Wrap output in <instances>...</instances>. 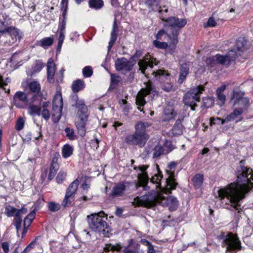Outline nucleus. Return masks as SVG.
I'll list each match as a JSON object with an SVG mask.
<instances>
[{
  "label": "nucleus",
  "instance_id": "nucleus-1",
  "mask_svg": "<svg viewBox=\"0 0 253 253\" xmlns=\"http://www.w3.org/2000/svg\"><path fill=\"white\" fill-rule=\"evenodd\" d=\"M244 162L240 161L237 168V182L230 184L226 188L218 190V197L222 203H225V208L234 211L238 220L242 213L240 202L253 188V170L245 167Z\"/></svg>",
  "mask_w": 253,
  "mask_h": 253
},
{
  "label": "nucleus",
  "instance_id": "nucleus-2",
  "mask_svg": "<svg viewBox=\"0 0 253 253\" xmlns=\"http://www.w3.org/2000/svg\"><path fill=\"white\" fill-rule=\"evenodd\" d=\"M159 13V17L163 22V26L166 29L168 36L171 42L168 52L172 54L174 52L175 46L178 42V36L180 29L187 24L184 18H179L174 16H170L168 9L165 7Z\"/></svg>",
  "mask_w": 253,
  "mask_h": 253
},
{
  "label": "nucleus",
  "instance_id": "nucleus-3",
  "mask_svg": "<svg viewBox=\"0 0 253 253\" xmlns=\"http://www.w3.org/2000/svg\"><path fill=\"white\" fill-rule=\"evenodd\" d=\"M249 42L244 37H239L236 42V49H231L225 55H217L218 62L222 65L229 66L238 56L247 50Z\"/></svg>",
  "mask_w": 253,
  "mask_h": 253
},
{
  "label": "nucleus",
  "instance_id": "nucleus-4",
  "mask_svg": "<svg viewBox=\"0 0 253 253\" xmlns=\"http://www.w3.org/2000/svg\"><path fill=\"white\" fill-rule=\"evenodd\" d=\"M103 211L87 215V220L89 228L95 232L102 234L104 237H109L111 230L106 222L107 217L102 216Z\"/></svg>",
  "mask_w": 253,
  "mask_h": 253
},
{
  "label": "nucleus",
  "instance_id": "nucleus-5",
  "mask_svg": "<svg viewBox=\"0 0 253 253\" xmlns=\"http://www.w3.org/2000/svg\"><path fill=\"white\" fill-rule=\"evenodd\" d=\"M204 90V87L202 85L190 88L183 96L185 105L189 107L192 111L195 110L198 107L197 103L200 101V96Z\"/></svg>",
  "mask_w": 253,
  "mask_h": 253
},
{
  "label": "nucleus",
  "instance_id": "nucleus-6",
  "mask_svg": "<svg viewBox=\"0 0 253 253\" xmlns=\"http://www.w3.org/2000/svg\"><path fill=\"white\" fill-rule=\"evenodd\" d=\"M161 194L158 191L151 190L147 194L144 195L140 197H136L134 199V202L137 206H142L148 208L159 204Z\"/></svg>",
  "mask_w": 253,
  "mask_h": 253
},
{
  "label": "nucleus",
  "instance_id": "nucleus-7",
  "mask_svg": "<svg viewBox=\"0 0 253 253\" xmlns=\"http://www.w3.org/2000/svg\"><path fill=\"white\" fill-rule=\"evenodd\" d=\"M21 38L19 30L15 27L10 26L7 32L0 35V45L11 46Z\"/></svg>",
  "mask_w": 253,
  "mask_h": 253
},
{
  "label": "nucleus",
  "instance_id": "nucleus-8",
  "mask_svg": "<svg viewBox=\"0 0 253 253\" xmlns=\"http://www.w3.org/2000/svg\"><path fill=\"white\" fill-rule=\"evenodd\" d=\"M222 246L226 247V252L235 253L242 249L241 243L236 235L230 233L223 237Z\"/></svg>",
  "mask_w": 253,
  "mask_h": 253
},
{
  "label": "nucleus",
  "instance_id": "nucleus-9",
  "mask_svg": "<svg viewBox=\"0 0 253 253\" xmlns=\"http://www.w3.org/2000/svg\"><path fill=\"white\" fill-rule=\"evenodd\" d=\"M63 105L62 94L60 92L57 91L53 99L51 112L52 121L54 123L58 122L61 118Z\"/></svg>",
  "mask_w": 253,
  "mask_h": 253
},
{
  "label": "nucleus",
  "instance_id": "nucleus-10",
  "mask_svg": "<svg viewBox=\"0 0 253 253\" xmlns=\"http://www.w3.org/2000/svg\"><path fill=\"white\" fill-rule=\"evenodd\" d=\"M156 89L155 86L150 82H147L145 84V87L140 89L138 91L135 99V103L137 106V108L142 111L141 107H143L146 103L145 97L152 92H155Z\"/></svg>",
  "mask_w": 253,
  "mask_h": 253
},
{
  "label": "nucleus",
  "instance_id": "nucleus-11",
  "mask_svg": "<svg viewBox=\"0 0 253 253\" xmlns=\"http://www.w3.org/2000/svg\"><path fill=\"white\" fill-rule=\"evenodd\" d=\"M177 164V162H171L166 170L168 175L166 179L167 189L169 191L175 189L177 185V183L175 182L174 179L175 170Z\"/></svg>",
  "mask_w": 253,
  "mask_h": 253
},
{
  "label": "nucleus",
  "instance_id": "nucleus-12",
  "mask_svg": "<svg viewBox=\"0 0 253 253\" xmlns=\"http://www.w3.org/2000/svg\"><path fill=\"white\" fill-rule=\"evenodd\" d=\"M135 61H131L126 57L118 58L115 63V68L117 71L121 72L123 74L126 75V72L132 70L134 65Z\"/></svg>",
  "mask_w": 253,
  "mask_h": 253
},
{
  "label": "nucleus",
  "instance_id": "nucleus-13",
  "mask_svg": "<svg viewBox=\"0 0 253 253\" xmlns=\"http://www.w3.org/2000/svg\"><path fill=\"white\" fill-rule=\"evenodd\" d=\"M148 139L146 136L135 131L134 134L127 135L125 138V141L129 145H138L142 148L145 146Z\"/></svg>",
  "mask_w": 253,
  "mask_h": 253
},
{
  "label": "nucleus",
  "instance_id": "nucleus-14",
  "mask_svg": "<svg viewBox=\"0 0 253 253\" xmlns=\"http://www.w3.org/2000/svg\"><path fill=\"white\" fill-rule=\"evenodd\" d=\"M156 59L153 56L148 54L144 56L142 59H140L138 62L139 70L142 74L146 76L145 71L148 67L153 68L154 64L157 65L158 62H156Z\"/></svg>",
  "mask_w": 253,
  "mask_h": 253
},
{
  "label": "nucleus",
  "instance_id": "nucleus-15",
  "mask_svg": "<svg viewBox=\"0 0 253 253\" xmlns=\"http://www.w3.org/2000/svg\"><path fill=\"white\" fill-rule=\"evenodd\" d=\"M159 204L164 207H168L169 210L172 211H175L177 209L178 201L175 197L172 196L165 197L161 194Z\"/></svg>",
  "mask_w": 253,
  "mask_h": 253
},
{
  "label": "nucleus",
  "instance_id": "nucleus-16",
  "mask_svg": "<svg viewBox=\"0 0 253 253\" xmlns=\"http://www.w3.org/2000/svg\"><path fill=\"white\" fill-rule=\"evenodd\" d=\"M29 94L23 91L16 92L13 97L14 105L19 108H23L29 102Z\"/></svg>",
  "mask_w": 253,
  "mask_h": 253
},
{
  "label": "nucleus",
  "instance_id": "nucleus-17",
  "mask_svg": "<svg viewBox=\"0 0 253 253\" xmlns=\"http://www.w3.org/2000/svg\"><path fill=\"white\" fill-rule=\"evenodd\" d=\"M88 121V117L82 116L78 117V120L75 123V125L78 130V134L82 137L85 135L86 132V124Z\"/></svg>",
  "mask_w": 253,
  "mask_h": 253
},
{
  "label": "nucleus",
  "instance_id": "nucleus-18",
  "mask_svg": "<svg viewBox=\"0 0 253 253\" xmlns=\"http://www.w3.org/2000/svg\"><path fill=\"white\" fill-rule=\"evenodd\" d=\"M148 168V166L142 165L139 167V170L142 172L141 174H138V178L141 186L143 187L145 190L149 189V187L147 183L149 180V177L147 173L145 171Z\"/></svg>",
  "mask_w": 253,
  "mask_h": 253
},
{
  "label": "nucleus",
  "instance_id": "nucleus-19",
  "mask_svg": "<svg viewBox=\"0 0 253 253\" xmlns=\"http://www.w3.org/2000/svg\"><path fill=\"white\" fill-rule=\"evenodd\" d=\"M126 186L124 183H120L116 185L108 195L109 199L111 200L117 197L122 196L126 190Z\"/></svg>",
  "mask_w": 253,
  "mask_h": 253
},
{
  "label": "nucleus",
  "instance_id": "nucleus-20",
  "mask_svg": "<svg viewBox=\"0 0 253 253\" xmlns=\"http://www.w3.org/2000/svg\"><path fill=\"white\" fill-rule=\"evenodd\" d=\"M47 78L50 83L54 82L56 65L52 58L48 59L47 63Z\"/></svg>",
  "mask_w": 253,
  "mask_h": 253
},
{
  "label": "nucleus",
  "instance_id": "nucleus-21",
  "mask_svg": "<svg viewBox=\"0 0 253 253\" xmlns=\"http://www.w3.org/2000/svg\"><path fill=\"white\" fill-rule=\"evenodd\" d=\"M184 120V116L179 115L176 120L175 124L171 129L173 136H178L182 134L183 130V126L182 122Z\"/></svg>",
  "mask_w": 253,
  "mask_h": 253
},
{
  "label": "nucleus",
  "instance_id": "nucleus-22",
  "mask_svg": "<svg viewBox=\"0 0 253 253\" xmlns=\"http://www.w3.org/2000/svg\"><path fill=\"white\" fill-rule=\"evenodd\" d=\"M189 64L188 63H183L180 65L179 78L178 83L181 84L186 80L189 73Z\"/></svg>",
  "mask_w": 253,
  "mask_h": 253
},
{
  "label": "nucleus",
  "instance_id": "nucleus-23",
  "mask_svg": "<svg viewBox=\"0 0 253 253\" xmlns=\"http://www.w3.org/2000/svg\"><path fill=\"white\" fill-rule=\"evenodd\" d=\"M176 114V112L174 110L172 106H167L164 110L162 121L164 122H169L174 119Z\"/></svg>",
  "mask_w": 253,
  "mask_h": 253
},
{
  "label": "nucleus",
  "instance_id": "nucleus-24",
  "mask_svg": "<svg viewBox=\"0 0 253 253\" xmlns=\"http://www.w3.org/2000/svg\"><path fill=\"white\" fill-rule=\"evenodd\" d=\"M145 3L149 8L154 11L160 12L164 7L168 9L166 6L160 5L159 0H146Z\"/></svg>",
  "mask_w": 253,
  "mask_h": 253
},
{
  "label": "nucleus",
  "instance_id": "nucleus-25",
  "mask_svg": "<svg viewBox=\"0 0 253 253\" xmlns=\"http://www.w3.org/2000/svg\"><path fill=\"white\" fill-rule=\"evenodd\" d=\"M150 126V125L148 122H138L135 126V132L140 134L144 135V136H146V137L149 139V136L146 132V128Z\"/></svg>",
  "mask_w": 253,
  "mask_h": 253
},
{
  "label": "nucleus",
  "instance_id": "nucleus-26",
  "mask_svg": "<svg viewBox=\"0 0 253 253\" xmlns=\"http://www.w3.org/2000/svg\"><path fill=\"white\" fill-rule=\"evenodd\" d=\"M75 106L78 109L77 112L78 117H81L82 115V116H86L88 117L87 108L83 100L78 99L76 101Z\"/></svg>",
  "mask_w": 253,
  "mask_h": 253
},
{
  "label": "nucleus",
  "instance_id": "nucleus-27",
  "mask_svg": "<svg viewBox=\"0 0 253 253\" xmlns=\"http://www.w3.org/2000/svg\"><path fill=\"white\" fill-rule=\"evenodd\" d=\"M244 111V110L243 108L238 107V108H236L233 113L228 115L225 119L223 120L220 118H217L216 120L221 121L222 123L230 122L235 119L239 115H241Z\"/></svg>",
  "mask_w": 253,
  "mask_h": 253
},
{
  "label": "nucleus",
  "instance_id": "nucleus-28",
  "mask_svg": "<svg viewBox=\"0 0 253 253\" xmlns=\"http://www.w3.org/2000/svg\"><path fill=\"white\" fill-rule=\"evenodd\" d=\"M153 74L154 75V77L156 80L160 81H169V74L167 73L166 71L161 69L158 70L156 71L153 72Z\"/></svg>",
  "mask_w": 253,
  "mask_h": 253
},
{
  "label": "nucleus",
  "instance_id": "nucleus-29",
  "mask_svg": "<svg viewBox=\"0 0 253 253\" xmlns=\"http://www.w3.org/2000/svg\"><path fill=\"white\" fill-rule=\"evenodd\" d=\"M54 42V39L52 37L43 38L37 42V45L40 46L44 49H46L52 45Z\"/></svg>",
  "mask_w": 253,
  "mask_h": 253
},
{
  "label": "nucleus",
  "instance_id": "nucleus-30",
  "mask_svg": "<svg viewBox=\"0 0 253 253\" xmlns=\"http://www.w3.org/2000/svg\"><path fill=\"white\" fill-rule=\"evenodd\" d=\"M79 184V181L78 179L74 180L69 185L66 189L65 194L75 197V194L78 189Z\"/></svg>",
  "mask_w": 253,
  "mask_h": 253
},
{
  "label": "nucleus",
  "instance_id": "nucleus-31",
  "mask_svg": "<svg viewBox=\"0 0 253 253\" xmlns=\"http://www.w3.org/2000/svg\"><path fill=\"white\" fill-rule=\"evenodd\" d=\"M250 98L248 97H244L238 101H234V105L238 106L240 108L246 110L250 105Z\"/></svg>",
  "mask_w": 253,
  "mask_h": 253
},
{
  "label": "nucleus",
  "instance_id": "nucleus-32",
  "mask_svg": "<svg viewBox=\"0 0 253 253\" xmlns=\"http://www.w3.org/2000/svg\"><path fill=\"white\" fill-rule=\"evenodd\" d=\"M74 147L73 146L69 144H65L62 148V155L64 158H67L70 157L73 153Z\"/></svg>",
  "mask_w": 253,
  "mask_h": 253
},
{
  "label": "nucleus",
  "instance_id": "nucleus-33",
  "mask_svg": "<svg viewBox=\"0 0 253 253\" xmlns=\"http://www.w3.org/2000/svg\"><path fill=\"white\" fill-rule=\"evenodd\" d=\"M84 87V82L80 79L74 81L72 84V88L74 92H78L83 89Z\"/></svg>",
  "mask_w": 253,
  "mask_h": 253
},
{
  "label": "nucleus",
  "instance_id": "nucleus-34",
  "mask_svg": "<svg viewBox=\"0 0 253 253\" xmlns=\"http://www.w3.org/2000/svg\"><path fill=\"white\" fill-rule=\"evenodd\" d=\"M41 108L37 105L30 104L28 108V113L32 116L41 115Z\"/></svg>",
  "mask_w": 253,
  "mask_h": 253
},
{
  "label": "nucleus",
  "instance_id": "nucleus-35",
  "mask_svg": "<svg viewBox=\"0 0 253 253\" xmlns=\"http://www.w3.org/2000/svg\"><path fill=\"white\" fill-rule=\"evenodd\" d=\"M66 133L65 136L70 141L75 140L78 139V136L76 134L75 130L70 127H66L64 129Z\"/></svg>",
  "mask_w": 253,
  "mask_h": 253
},
{
  "label": "nucleus",
  "instance_id": "nucleus-36",
  "mask_svg": "<svg viewBox=\"0 0 253 253\" xmlns=\"http://www.w3.org/2000/svg\"><path fill=\"white\" fill-rule=\"evenodd\" d=\"M153 158L154 159L159 158L161 155L166 154L164 147L160 145H156L153 148Z\"/></svg>",
  "mask_w": 253,
  "mask_h": 253
},
{
  "label": "nucleus",
  "instance_id": "nucleus-37",
  "mask_svg": "<svg viewBox=\"0 0 253 253\" xmlns=\"http://www.w3.org/2000/svg\"><path fill=\"white\" fill-rule=\"evenodd\" d=\"M204 176L203 174H197L192 178V182L195 188H199L203 183Z\"/></svg>",
  "mask_w": 253,
  "mask_h": 253
},
{
  "label": "nucleus",
  "instance_id": "nucleus-38",
  "mask_svg": "<svg viewBox=\"0 0 253 253\" xmlns=\"http://www.w3.org/2000/svg\"><path fill=\"white\" fill-rule=\"evenodd\" d=\"M17 212V209L10 205L7 206L5 208L4 213L8 217L15 216V217H16Z\"/></svg>",
  "mask_w": 253,
  "mask_h": 253
},
{
  "label": "nucleus",
  "instance_id": "nucleus-39",
  "mask_svg": "<svg viewBox=\"0 0 253 253\" xmlns=\"http://www.w3.org/2000/svg\"><path fill=\"white\" fill-rule=\"evenodd\" d=\"M214 102V99L213 97H206L203 98L202 107L208 108L212 107Z\"/></svg>",
  "mask_w": 253,
  "mask_h": 253
},
{
  "label": "nucleus",
  "instance_id": "nucleus-40",
  "mask_svg": "<svg viewBox=\"0 0 253 253\" xmlns=\"http://www.w3.org/2000/svg\"><path fill=\"white\" fill-rule=\"evenodd\" d=\"M102 0H89L88 4L90 8L96 9H100L103 6Z\"/></svg>",
  "mask_w": 253,
  "mask_h": 253
},
{
  "label": "nucleus",
  "instance_id": "nucleus-41",
  "mask_svg": "<svg viewBox=\"0 0 253 253\" xmlns=\"http://www.w3.org/2000/svg\"><path fill=\"white\" fill-rule=\"evenodd\" d=\"M118 31V27L117 25L116 21H115L114 22L113 27L111 34L110 42L115 43L117 38Z\"/></svg>",
  "mask_w": 253,
  "mask_h": 253
},
{
  "label": "nucleus",
  "instance_id": "nucleus-42",
  "mask_svg": "<svg viewBox=\"0 0 253 253\" xmlns=\"http://www.w3.org/2000/svg\"><path fill=\"white\" fill-rule=\"evenodd\" d=\"M74 197L65 194L61 205L65 208L69 207L74 201Z\"/></svg>",
  "mask_w": 253,
  "mask_h": 253
},
{
  "label": "nucleus",
  "instance_id": "nucleus-43",
  "mask_svg": "<svg viewBox=\"0 0 253 253\" xmlns=\"http://www.w3.org/2000/svg\"><path fill=\"white\" fill-rule=\"evenodd\" d=\"M30 90L34 93H39L41 90V85L37 81H33L29 85Z\"/></svg>",
  "mask_w": 253,
  "mask_h": 253
},
{
  "label": "nucleus",
  "instance_id": "nucleus-44",
  "mask_svg": "<svg viewBox=\"0 0 253 253\" xmlns=\"http://www.w3.org/2000/svg\"><path fill=\"white\" fill-rule=\"evenodd\" d=\"M218 54H216L215 57H209L207 58L205 61V63L206 65L210 67H214L216 65V63L220 64L217 60V55Z\"/></svg>",
  "mask_w": 253,
  "mask_h": 253
},
{
  "label": "nucleus",
  "instance_id": "nucleus-45",
  "mask_svg": "<svg viewBox=\"0 0 253 253\" xmlns=\"http://www.w3.org/2000/svg\"><path fill=\"white\" fill-rule=\"evenodd\" d=\"M163 176L160 173L155 174L151 179V182L153 184H155L157 188L161 187V180Z\"/></svg>",
  "mask_w": 253,
  "mask_h": 253
},
{
  "label": "nucleus",
  "instance_id": "nucleus-46",
  "mask_svg": "<svg viewBox=\"0 0 253 253\" xmlns=\"http://www.w3.org/2000/svg\"><path fill=\"white\" fill-rule=\"evenodd\" d=\"M140 245L135 244L128 248L125 249L124 253H139Z\"/></svg>",
  "mask_w": 253,
  "mask_h": 253
},
{
  "label": "nucleus",
  "instance_id": "nucleus-47",
  "mask_svg": "<svg viewBox=\"0 0 253 253\" xmlns=\"http://www.w3.org/2000/svg\"><path fill=\"white\" fill-rule=\"evenodd\" d=\"M215 14V12H213L212 14V16L210 17L207 22L206 23H205L204 25V27L205 28L207 27H215L216 25V22L214 18L213 17V15Z\"/></svg>",
  "mask_w": 253,
  "mask_h": 253
},
{
  "label": "nucleus",
  "instance_id": "nucleus-48",
  "mask_svg": "<svg viewBox=\"0 0 253 253\" xmlns=\"http://www.w3.org/2000/svg\"><path fill=\"white\" fill-rule=\"evenodd\" d=\"M13 223L14 226L16 228L17 233L18 235L19 233V231L21 229V224H22V218L21 217H15L13 220Z\"/></svg>",
  "mask_w": 253,
  "mask_h": 253
},
{
  "label": "nucleus",
  "instance_id": "nucleus-49",
  "mask_svg": "<svg viewBox=\"0 0 253 253\" xmlns=\"http://www.w3.org/2000/svg\"><path fill=\"white\" fill-rule=\"evenodd\" d=\"M59 168V166L57 163V159L56 157H54L52 159L49 170H52V171L56 174Z\"/></svg>",
  "mask_w": 253,
  "mask_h": 253
},
{
  "label": "nucleus",
  "instance_id": "nucleus-50",
  "mask_svg": "<svg viewBox=\"0 0 253 253\" xmlns=\"http://www.w3.org/2000/svg\"><path fill=\"white\" fill-rule=\"evenodd\" d=\"M245 93L240 90H234L233 92L232 99L234 101H238L242 98H244Z\"/></svg>",
  "mask_w": 253,
  "mask_h": 253
},
{
  "label": "nucleus",
  "instance_id": "nucleus-51",
  "mask_svg": "<svg viewBox=\"0 0 253 253\" xmlns=\"http://www.w3.org/2000/svg\"><path fill=\"white\" fill-rule=\"evenodd\" d=\"M93 71L91 67L87 66L84 67L83 69V74L84 77L88 78L92 76Z\"/></svg>",
  "mask_w": 253,
  "mask_h": 253
},
{
  "label": "nucleus",
  "instance_id": "nucleus-52",
  "mask_svg": "<svg viewBox=\"0 0 253 253\" xmlns=\"http://www.w3.org/2000/svg\"><path fill=\"white\" fill-rule=\"evenodd\" d=\"M48 207L51 211L55 212L60 209V205L53 202H50L48 204Z\"/></svg>",
  "mask_w": 253,
  "mask_h": 253
},
{
  "label": "nucleus",
  "instance_id": "nucleus-53",
  "mask_svg": "<svg viewBox=\"0 0 253 253\" xmlns=\"http://www.w3.org/2000/svg\"><path fill=\"white\" fill-rule=\"evenodd\" d=\"M61 9L63 10V19H66L67 11L68 9V0H62L61 2Z\"/></svg>",
  "mask_w": 253,
  "mask_h": 253
},
{
  "label": "nucleus",
  "instance_id": "nucleus-54",
  "mask_svg": "<svg viewBox=\"0 0 253 253\" xmlns=\"http://www.w3.org/2000/svg\"><path fill=\"white\" fill-rule=\"evenodd\" d=\"M66 175V172L62 170H60L56 177V182L58 184L61 183L65 178Z\"/></svg>",
  "mask_w": 253,
  "mask_h": 253
},
{
  "label": "nucleus",
  "instance_id": "nucleus-55",
  "mask_svg": "<svg viewBox=\"0 0 253 253\" xmlns=\"http://www.w3.org/2000/svg\"><path fill=\"white\" fill-rule=\"evenodd\" d=\"M65 39V34L59 33L57 51L60 52Z\"/></svg>",
  "mask_w": 253,
  "mask_h": 253
},
{
  "label": "nucleus",
  "instance_id": "nucleus-56",
  "mask_svg": "<svg viewBox=\"0 0 253 253\" xmlns=\"http://www.w3.org/2000/svg\"><path fill=\"white\" fill-rule=\"evenodd\" d=\"M154 46L160 49H166L168 47V44L166 42H160L157 40H155L153 42Z\"/></svg>",
  "mask_w": 253,
  "mask_h": 253
},
{
  "label": "nucleus",
  "instance_id": "nucleus-57",
  "mask_svg": "<svg viewBox=\"0 0 253 253\" xmlns=\"http://www.w3.org/2000/svg\"><path fill=\"white\" fill-rule=\"evenodd\" d=\"M24 124H25L24 120L22 117L19 118L16 121V125H15L16 129L17 130H22L24 127Z\"/></svg>",
  "mask_w": 253,
  "mask_h": 253
},
{
  "label": "nucleus",
  "instance_id": "nucleus-58",
  "mask_svg": "<svg viewBox=\"0 0 253 253\" xmlns=\"http://www.w3.org/2000/svg\"><path fill=\"white\" fill-rule=\"evenodd\" d=\"M40 238V236L36 237L35 240L31 242L30 244L24 249V250L22 252V253H24L28 252L30 251L31 249L34 248L35 245L37 244V241Z\"/></svg>",
  "mask_w": 253,
  "mask_h": 253
},
{
  "label": "nucleus",
  "instance_id": "nucleus-59",
  "mask_svg": "<svg viewBox=\"0 0 253 253\" xmlns=\"http://www.w3.org/2000/svg\"><path fill=\"white\" fill-rule=\"evenodd\" d=\"M41 115L46 121H48L50 117V114L48 109H42Z\"/></svg>",
  "mask_w": 253,
  "mask_h": 253
},
{
  "label": "nucleus",
  "instance_id": "nucleus-60",
  "mask_svg": "<svg viewBox=\"0 0 253 253\" xmlns=\"http://www.w3.org/2000/svg\"><path fill=\"white\" fill-rule=\"evenodd\" d=\"M135 74V71H129L128 75L126 76V82L128 84L132 83L134 80Z\"/></svg>",
  "mask_w": 253,
  "mask_h": 253
},
{
  "label": "nucleus",
  "instance_id": "nucleus-61",
  "mask_svg": "<svg viewBox=\"0 0 253 253\" xmlns=\"http://www.w3.org/2000/svg\"><path fill=\"white\" fill-rule=\"evenodd\" d=\"M36 212L35 211H33L30 213H29L24 220V226H26L27 222L28 220H32L35 217Z\"/></svg>",
  "mask_w": 253,
  "mask_h": 253
},
{
  "label": "nucleus",
  "instance_id": "nucleus-62",
  "mask_svg": "<svg viewBox=\"0 0 253 253\" xmlns=\"http://www.w3.org/2000/svg\"><path fill=\"white\" fill-rule=\"evenodd\" d=\"M142 55V51L140 50H137L135 54L132 55L130 58V60L131 61H135V63H136L137 60L140 57V56Z\"/></svg>",
  "mask_w": 253,
  "mask_h": 253
},
{
  "label": "nucleus",
  "instance_id": "nucleus-63",
  "mask_svg": "<svg viewBox=\"0 0 253 253\" xmlns=\"http://www.w3.org/2000/svg\"><path fill=\"white\" fill-rule=\"evenodd\" d=\"M120 76L116 74L111 75V81L112 84H117L121 81Z\"/></svg>",
  "mask_w": 253,
  "mask_h": 253
},
{
  "label": "nucleus",
  "instance_id": "nucleus-64",
  "mask_svg": "<svg viewBox=\"0 0 253 253\" xmlns=\"http://www.w3.org/2000/svg\"><path fill=\"white\" fill-rule=\"evenodd\" d=\"M43 67V65L42 62L37 61L33 67V71L34 72H40Z\"/></svg>",
  "mask_w": 253,
  "mask_h": 253
}]
</instances>
